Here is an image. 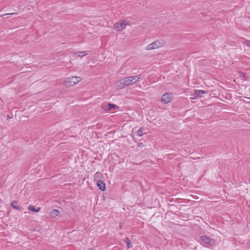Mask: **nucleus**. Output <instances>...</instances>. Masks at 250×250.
<instances>
[{
  "mask_svg": "<svg viewBox=\"0 0 250 250\" xmlns=\"http://www.w3.org/2000/svg\"><path fill=\"white\" fill-rule=\"evenodd\" d=\"M140 79V75L132 76L121 80L120 82L123 83V87H125L136 83L139 81Z\"/></svg>",
  "mask_w": 250,
  "mask_h": 250,
  "instance_id": "f257e3e1",
  "label": "nucleus"
},
{
  "mask_svg": "<svg viewBox=\"0 0 250 250\" xmlns=\"http://www.w3.org/2000/svg\"><path fill=\"white\" fill-rule=\"evenodd\" d=\"M164 45V42L163 41L157 40L151 43L148 44L146 47L145 49L146 50L156 49L159 47L163 46Z\"/></svg>",
  "mask_w": 250,
  "mask_h": 250,
  "instance_id": "f03ea898",
  "label": "nucleus"
},
{
  "mask_svg": "<svg viewBox=\"0 0 250 250\" xmlns=\"http://www.w3.org/2000/svg\"><path fill=\"white\" fill-rule=\"evenodd\" d=\"M81 80V78L79 77L73 76L68 78L64 82L66 86H73L78 83Z\"/></svg>",
  "mask_w": 250,
  "mask_h": 250,
  "instance_id": "7ed1b4c3",
  "label": "nucleus"
},
{
  "mask_svg": "<svg viewBox=\"0 0 250 250\" xmlns=\"http://www.w3.org/2000/svg\"><path fill=\"white\" fill-rule=\"evenodd\" d=\"M201 239L202 242L209 246H213L215 244V241L214 239L207 236H202L201 237Z\"/></svg>",
  "mask_w": 250,
  "mask_h": 250,
  "instance_id": "20e7f679",
  "label": "nucleus"
},
{
  "mask_svg": "<svg viewBox=\"0 0 250 250\" xmlns=\"http://www.w3.org/2000/svg\"><path fill=\"white\" fill-rule=\"evenodd\" d=\"M127 24L125 22V21H121L116 23L114 28L115 30L121 31L124 30Z\"/></svg>",
  "mask_w": 250,
  "mask_h": 250,
  "instance_id": "39448f33",
  "label": "nucleus"
},
{
  "mask_svg": "<svg viewBox=\"0 0 250 250\" xmlns=\"http://www.w3.org/2000/svg\"><path fill=\"white\" fill-rule=\"evenodd\" d=\"M172 99L171 94L166 93L162 96L161 101L164 104H167L171 102Z\"/></svg>",
  "mask_w": 250,
  "mask_h": 250,
  "instance_id": "423d86ee",
  "label": "nucleus"
},
{
  "mask_svg": "<svg viewBox=\"0 0 250 250\" xmlns=\"http://www.w3.org/2000/svg\"><path fill=\"white\" fill-rule=\"evenodd\" d=\"M11 206L12 208L19 210H21L22 209L21 206L17 201H13V202H12L11 203Z\"/></svg>",
  "mask_w": 250,
  "mask_h": 250,
  "instance_id": "0eeeda50",
  "label": "nucleus"
},
{
  "mask_svg": "<svg viewBox=\"0 0 250 250\" xmlns=\"http://www.w3.org/2000/svg\"><path fill=\"white\" fill-rule=\"evenodd\" d=\"M97 185L101 190L104 191L105 189V185L103 181L98 180L97 182Z\"/></svg>",
  "mask_w": 250,
  "mask_h": 250,
  "instance_id": "6e6552de",
  "label": "nucleus"
},
{
  "mask_svg": "<svg viewBox=\"0 0 250 250\" xmlns=\"http://www.w3.org/2000/svg\"><path fill=\"white\" fill-rule=\"evenodd\" d=\"M206 93V91L203 90H196L194 91V95L196 97H201L202 95Z\"/></svg>",
  "mask_w": 250,
  "mask_h": 250,
  "instance_id": "1a4fd4ad",
  "label": "nucleus"
},
{
  "mask_svg": "<svg viewBox=\"0 0 250 250\" xmlns=\"http://www.w3.org/2000/svg\"><path fill=\"white\" fill-rule=\"evenodd\" d=\"M28 209L31 211L37 212L40 211L41 208H36L34 206L30 205L28 206Z\"/></svg>",
  "mask_w": 250,
  "mask_h": 250,
  "instance_id": "9d476101",
  "label": "nucleus"
},
{
  "mask_svg": "<svg viewBox=\"0 0 250 250\" xmlns=\"http://www.w3.org/2000/svg\"><path fill=\"white\" fill-rule=\"evenodd\" d=\"M59 214V210L57 209H54L51 212V216L52 217H55Z\"/></svg>",
  "mask_w": 250,
  "mask_h": 250,
  "instance_id": "9b49d317",
  "label": "nucleus"
},
{
  "mask_svg": "<svg viewBox=\"0 0 250 250\" xmlns=\"http://www.w3.org/2000/svg\"><path fill=\"white\" fill-rule=\"evenodd\" d=\"M118 108V106L117 105L111 104H109L107 107L108 110H110L112 108L117 109Z\"/></svg>",
  "mask_w": 250,
  "mask_h": 250,
  "instance_id": "f8f14e48",
  "label": "nucleus"
},
{
  "mask_svg": "<svg viewBox=\"0 0 250 250\" xmlns=\"http://www.w3.org/2000/svg\"><path fill=\"white\" fill-rule=\"evenodd\" d=\"M143 128H140L136 132L137 135L140 137L142 136L145 134L144 133H143Z\"/></svg>",
  "mask_w": 250,
  "mask_h": 250,
  "instance_id": "ddd939ff",
  "label": "nucleus"
},
{
  "mask_svg": "<svg viewBox=\"0 0 250 250\" xmlns=\"http://www.w3.org/2000/svg\"><path fill=\"white\" fill-rule=\"evenodd\" d=\"M125 242L127 244L128 248H130L132 247V245L131 244V243L130 242V241L128 238H126L125 240Z\"/></svg>",
  "mask_w": 250,
  "mask_h": 250,
  "instance_id": "4468645a",
  "label": "nucleus"
},
{
  "mask_svg": "<svg viewBox=\"0 0 250 250\" xmlns=\"http://www.w3.org/2000/svg\"><path fill=\"white\" fill-rule=\"evenodd\" d=\"M79 57H83L87 55V53L84 51L78 52L76 54Z\"/></svg>",
  "mask_w": 250,
  "mask_h": 250,
  "instance_id": "2eb2a0df",
  "label": "nucleus"
},
{
  "mask_svg": "<svg viewBox=\"0 0 250 250\" xmlns=\"http://www.w3.org/2000/svg\"><path fill=\"white\" fill-rule=\"evenodd\" d=\"M138 146L140 147H145V145L143 143L139 142L138 143Z\"/></svg>",
  "mask_w": 250,
  "mask_h": 250,
  "instance_id": "dca6fc26",
  "label": "nucleus"
},
{
  "mask_svg": "<svg viewBox=\"0 0 250 250\" xmlns=\"http://www.w3.org/2000/svg\"><path fill=\"white\" fill-rule=\"evenodd\" d=\"M245 43L249 47H250V41L246 40Z\"/></svg>",
  "mask_w": 250,
  "mask_h": 250,
  "instance_id": "f3484780",
  "label": "nucleus"
},
{
  "mask_svg": "<svg viewBox=\"0 0 250 250\" xmlns=\"http://www.w3.org/2000/svg\"><path fill=\"white\" fill-rule=\"evenodd\" d=\"M13 14H16V13H13L5 14L3 15V16H4L7 15H13Z\"/></svg>",
  "mask_w": 250,
  "mask_h": 250,
  "instance_id": "a211bd4d",
  "label": "nucleus"
},
{
  "mask_svg": "<svg viewBox=\"0 0 250 250\" xmlns=\"http://www.w3.org/2000/svg\"><path fill=\"white\" fill-rule=\"evenodd\" d=\"M241 76L244 77L245 76V74L243 72H241Z\"/></svg>",
  "mask_w": 250,
  "mask_h": 250,
  "instance_id": "6ab92c4d",
  "label": "nucleus"
}]
</instances>
